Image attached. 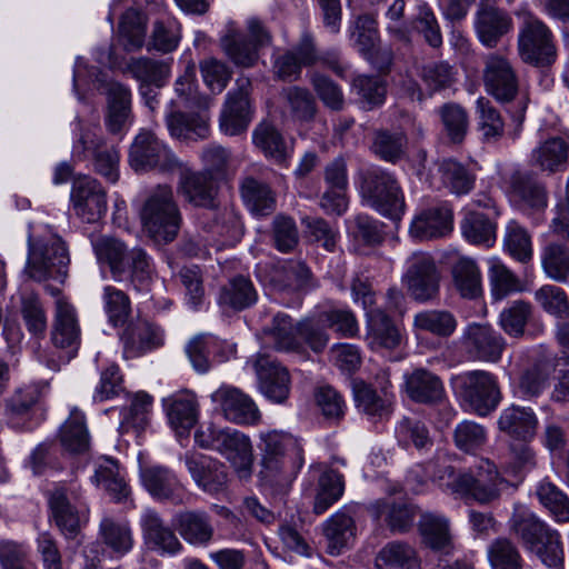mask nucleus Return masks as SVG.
<instances>
[{
  "instance_id": "f257e3e1",
  "label": "nucleus",
  "mask_w": 569,
  "mask_h": 569,
  "mask_svg": "<svg viewBox=\"0 0 569 569\" xmlns=\"http://www.w3.org/2000/svg\"><path fill=\"white\" fill-rule=\"evenodd\" d=\"M261 481L286 491L303 465L302 450L290 435L271 430L260 435Z\"/></svg>"
},
{
  "instance_id": "f03ea898",
  "label": "nucleus",
  "mask_w": 569,
  "mask_h": 569,
  "mask_svg": "<svg viewBox=\"0 0 569 569\" xmlns=\"http://www.w3.org/2000/svg\"><path fill=\"white\" fill-rule=\"evenodd\" d=\"M69 262L64 242L49 226L29 224L24 267L29 278L36 281L47 279L63 281Z\"/></svg>"
},
{
  "instance_id": "7ed1b4c3",
  "label": "nucleus",
  "mask_w": 569,
  "mask_h": 569,
  "mask_svg": "<svg viewBox=\"0 0 569 569\" xmlns=\"http://www.w3.org/2000/svg\"><path fill=\"white\" fill-rule=\"evenodd\" d=\"M91 243L99 263L109 267L113 280L129 279L139 288L151 279L153 268L142 249L128 251L123 242L107 236L92 239Z\"/></svg>"
},
{
  "instance_id": "20e7f679",
  "label": "nucleus",
  "mask_w": 569,
  "mask_h": 569,
  "mask_svg": "<svg viewBox=\"0 0 569 569\" xmlns=\"http://www.w3.org/2000/svg\"><path fill=\"white\" fill-rule=\"evenodd\" d=\"M146 232L157 242L172 241L180 229L181 216L171 187L159 184L150 189L139 209Z\"/></svg>"
},
{
  "instance_id": "39448f33",
  "label": "nucleus",
  "mask_w": 569,
  "mask_h": 569,
  "mask_svg": "<svg viewBox=\"0 0 569 569\" xmlns=\"http://www.w3.org/2000/svg\"><path fill=\"white\" fill-rule=\"evenodd\" d=\"M435 479L445 491L459 497H471L480 502L495 499L502 483L496 467L488 459L479 461L475 475L459 473L451 466H447L435 475Z\"/></svg>"
},
{
  "instance_id": "423d86ee",
  "label": "nucleus",
  "mask_w": 569,
  "mask_h": 569,
  "mask_svg": "<svg viewBox=\"0 0 569 569\" xmlns=\"http://www.w3.org/2000/svg\"><path fill=\"white\" fill-rule=\"evenodd\" d=\"M194 440L202 448L220 452L232 465L239 478L250 477L253 463L252 446L244 433L207 423L196 431Z\"/></svg>"
},
{
  "instance_id": "0eeeda50",
  "label": "nucleus",
  "mask_w": 569,
  "mask_h": 569,
  "mask_svg": "<svg viewBox=\"0 0 569 569\" xmlns=\"http://www.w3.org/2000/svg\"><path fill=\"white\" fill-rule=\"evenodd\" d=\"M512 528L528 549L549 568L563 569L565 555L559 535L550 530L523 506H517L512 516Z\"/></svg>"
},
{
  "instance_id": "6e6552de",
  "label": "nucleus",
  "mask_w": 569,
  "mask_h": 569,
  "mask_svg": "<svg viewBox=\"0 0 569 569\" xmlns=\"http://www.w3.org/2000/svg\"><path fill=\"white\" fill-rule=\"evenodd\" d=\"M362 200L380 214L399 220L405 212V198L395 177L382 169L365 171L359 184Z\"/></svg>"
},
{
  "instance_id": "1a4fd4ad",
  "label": "nucleus",
  "mask_w": 569,
  "mask_h": 569,
  "mask_svg": "<svg viewBox=\"0 0 569 569\" xmlns=\"http://www.w3.org/2000/svg\"><path fill=\"white\" fill-rule=\"evenodd\" d=\"M246 39L231 22L221 38V47L229 59L239 67H252L259 59V50L271 43L272 37L266 24L256 17L246 21Z\"/></svg>"
},
{
  "instance_id": "9d476101",
  "label": "nucleus",
  "mask_w": 569,
  "mask_h": 569,
  "mask_svg": "<svg viewBox=\"0 0 569 569\" xmlns=\"http://www.w3.org/2000/svg\"><path fill=\"white\" fill-rule=\"evenodd\" d=\"M129 164L136 172H172L180 167L171 149L150 130H140L129 150Z\"/></svg>"
},
{
  "instance_id": "9b49d317",
  "label": "nucleus",
  "mask_w": 569,
  "mask_h": 569,
  "mask_svg": "<svg viewBox=\"0 0 569 569\" xmlns=\"http://www.w3.org/2000/svg\"><path fill=\"white\" fill-rule=\"evenodd\" d=\"M401 281L413 300L427 302L435 299L439 293L440 272L432 256L423 251L408 256Z\"/></svg>"
},
{
  "instance_id": "f8f14e48",
  "label": "nucleus",
  "mask_w": 569,
  "mask_h": 569,
  "mask_svg": "<svg viewBox=\"0 0 569 569\" xmlns=\"http://www.w3.org/2000/svg\"><path fill=\"white\" fill-rule=\"evenodd\" d=\"M455 382L465 405L479 416L496 409L501 396L496 377L485 370H472L458 376Z\"/></svg>"
},
{
  "instance_id": "ddd939ff",
  "label": "nucleus",
  "mask_w": 569,
  "mask_h": 569,
  "mask_svg": "<svg viewBox=\"0 0 569 569\" xmlns=\"http://www.w3.org/2000/svg\"><path fill=\"white\" fill-rule=\"evenodd\" d=\"M519 16L521 28L518 49L521 59L536 66L550 63L555 57V46L550 30L529 12H522Z\"/></svg>"
},
{
  "instance_id": "4468645a",
  "label": "nucleus",
  "mask_w": 569,
  "mask_h": 569,
  "mask_svg": "<svg viewBox=\"0 0 569 569\" xmlns=\"http://www.w3.org/2000/svg\"><path fill=\"white\" fill-rule=\"evenodd\" d=\"M406 341L405 329L383 310L376 308L366 312L367 347L382 356L399 350Z\"/></svg>"
},
{
  "instance_id": "2eb2a0df",
  "label": "nucleus",
  "mask_w": 569,
  "mask_h": 569,
  "mask_svg": "<svg viewBox=\"0 0 569 569\" xmlns=\"http://www.w3.org/2000/svg\"><path fill=\"white\" fill-rule=\"evenodd\" d=\"M72 157L79 161L92 157L98 173L112 183L119 178V152L113 146H107L97 132L82 133L73 143Z\"/></svg>"
},
{
  "instance_id": "dca6fc26",
  "label": "nucleus",
  "mask_w": 569,
  "mask_h": 569,
  "mask_svg": "<svg viewBox=\"0 0 569 569\" xmlns=\"http://www.w3.org/2000/svg\"><path fill=\"white\" fill-rule=\"evenodd\" d=\"M462 346L476 361L496 363L506 348V340L489 323L471 322L462 331Z\"/></svg>"
},
{
  "instance_id": "f3484780",
  "label": "nucleus",
  "mask_w": 569,
  "mask_h": 569,
  "mask_svg": "<svg viewBox=\"0 0 569 569\" xmlns=\"http://www.w3.org/2000/svg\"><path fill=\"white\" fill-rule=\"evenodd\" d=\"M210 399L221 415L232 423L251 426L261 419L256 402L236 387L221 385L211 393Z\"/></svg>"
},
{
  "instance_id": "a211bd4d",
  "label": "nucleus",
  "mask_w": 569,
  "mask_h": 569,
  "mask_svg": "<svg viewBox=\"0 0 569 569\" xmlns=\"http://www.w3.org/2000/svg\"><path fill=\"white\" fill-rule=\"evenodd\" d=\"M482 81L488 93L498 101H511L518 92V77L511 62L492 52L483 58Z\"/></svg>"
},
{
  "instance_id": "6ab92c4d",
  "label": "nucleus",
  "mask_w": 569,
  "mask_h": 569,
  "mask_svg": "<svg viewBox=\"0 0 569 569\" xmlns=\"http://www.w3.org/2000/svg\"><path fill=\"white\" fill-rule=\"evenodd\" d=\"M70 199L74 213L84 222H98L107 211L106 191L91 177L74 179Z\"/></svg>"
},
{
  "instance_id": "aec40b11",
  "label": "nucleus",
  "mask_w": 569,
  "mask_h": 569,
  "mask_svg": "<svg viewBox=\"0 0 569 569\" xmlns=\"http://www.w3.org/2000/svg\"><path fill=\"white\" fill-rule=\"evenodd\" d=\"M249 87V79H238L237 88L227 94L220 114V129L226 134H239L248 128L252 119Z\"/></svg>"
},
{
  "instance_id": "412c9836",
  "label": "nucleus",
  "mask_w": 569,
  "mask_h": 569,
  "mask_svg": "<svg viewBox=\"0 0 569 569\" xmlns=\"http://www.w3.org/2000/svg\"><path fill=\"white\" fill-rule=\"evenodd\" d=\"M107 110L104 124L112 134H123L133 123L132 97L128 87L111 81L106 84Z\"/></svg>"
},
{
  "instance_id": "4be33fe9",
  "label": "nucleus",
  "mask_w": 569,
  "mask_h": 569,
  "mask_svg": "<svg viewBox=\"0 0 569 569\" xmlns=\"http://www.w3.org/2000/svg\"><path fill=\"white\" fill-rule=\"evenodd\" d=\"M184 465L196 485L209 495H219L227 488L228 476L223 463L204 455H188Z\"/></svg>"
},
{
  "instance_id": "5701e85b",
  "label": "nucleus",
  "mask_w": 569,
  "mask_h": 569,
  "mask_svg": "<svg viewBox=\"0 0 569 569\" xmlns=\"http://www.w3.org/2000/svg\"><path fill=\"white\" fill-rule=\"evenodd\" d=\"M49 503L58 527L67 537L76 536L81 523L88 521L89 510L74 493L57 489L52 492Z\"/></svg>"
},
{
  "instance_id": "b1692460",
  "label": "nucleus",
  "mask_w": 569,
  "mask_h": 569,
  "mask_svg": "<svg viewBox=\"0 0 569 569\" xmlns=\"http://www.w3.org/2000/svg\"><path fill=\"white\" fill-rule=\"evenodd\" d=\"M51 340L57 348L67 349L73 357L80 346V326L74 307L61 298L54 302Z\"/></svg>"
},
{
  "instance_id": "393cba45",
  "label": "nucleus",
  "mask_w": 569,
  "mask_h": 569,
  "mask_svg": "<svg viewBox=\"0 0 569 569\" xmlns=\"http://www.w3.org/2000/svg\"><path fill=\"white\" fill-rule=\"evenodd\" d=\"M128 71L141 83L140 92L146 106L154 110L158 101L157 93L150 86L161 87L170 76V66L164 61H157L149 58H137L128 63Z\"/></svg>"
},
{
  "instance_id": "a878e982",
  "label": "nucleus",
  "mask_w": 569,
  "mask_h": 569,
  "mask_svg": "<svg viewBox=\"0 0 569 569\" xmlns=\"http://www.w3.org/2000/svg\"><path fill=\"white\" fill-rule=\"evenodd\" d=\"M163 409L170 427L178 437L189 435L199 417V405L192 392L184 391L163 399Z\"/></svg>"
},
{
  "instance_id": "bb28decb",
  "label": "nucleus",
  "mask_w": 569,
  "mask_h": 569,
  "mask_svg": "<svg viewBox=\"0 0 569 569\" xmlns=\"http://www.w3.org/2000/svg\"><path fill=\"white\" fill-rule=\"evenodd\" d=\"M254 368L262 395L272 402H283L290 392L288 370L268 357H259Z\"/></svg>"
},
{
  "instance_id": "cd10ccee",
  "label": "nucleus",
  "mask_w": 569,
  "mask_h": 569,
  "mask_svg": "<svg viewBox=\"0 0 569 569\" xmlns=\"http://www.w3.org/2000/svg\"><path fill=\"white\" fill-rule=\"evenodd\" d=\"M144 489L160 501L182 503L186 497L184 488L176 475L163 467L146 468L140 473Z\"/></svg>"
},
{
  "instance_id": "c85d7f7f",
  "label": "nucleus",
  "mask_w": 569,
  "mask_h": 569,
  "mask_svg": "<svg viewBox=\"0 0 569 569\" xmlns=\"http://www.w3.org/2000/svg\"><path fill=\"white\" fill-rule=\"evenodd\" d=\"M473 27L480 43L492 49L511 31L512 20L503 10L483 7L476 12Z\"/></svg>"
},
{
  "instance_id": "c756f323",
  "label": "nucleus",
  "mask_w": 569,
  "mask_h": 569,
  "mask_svg": "<svg viewBox=\"0 0 569 569\" xmlns=\"http://www.w3.org/2000/svg\"><path fill=\"white\" fill-rule=\"evenodd\" d=\"M141 525L146 543L161 555H176L182 545L174 532L163 523L153 510H146L141 516Z\"/></svg>"
},
{
  "instance_id": "7c9ffc66",
  "label": "nucleus",
  "mask_w": 569,
  "mask_h": 569,
  "mask_svg": "<svg viewBox=\"0 0 569 569\" xmlns=\"http://www.w3.org/2000/svg\"><path fill=\"white\" fill-rule=\"evenodd\" d=\"M538 423V418L530 407L516 405L505 408L498 418L500 431L522 441H528L535 437Z\"/></svg>"
},
{
  "instance_id": "2f4dec72",
  "label": "nucleus",
  "mask_w": 569,
  "mask_h": 569,
  "mask_svg": "<svg viewBox=\"0 0 569 569\" xmlns=\"http://www.w3.org/2000/svg\"><path fill=\"white\" fill-rule=\"evenodd\" d=\"M452 229L451 210L447 207L421 211L411 222L409 232L413 239L429 240L447 234Z\"/></svg>"
},
{
  "instance_id": "473e14b6",
  "label": "nucleus",
  "mask_w": 569,
  "mask_h": 569,
  "mask_svg": "<svg viewBox=\"0 0 569 569\" xmlns=\"http://www.w3.org/2000/svg\"><path fill=\"white\" fill-rule=\"evenodd\" d=\"M508 194L522 211H540L547 206L543 188L523 172L517 171L510 177Z\"/></svg>"
},
{
  "instance_id": "72a5a7b5",
  "label": "nucleus",
  "mask_w": 569,
  "mask_h": 569,
  "mask_svg": "<svg viewBox=\"0 0 569 569\" xmlns=\"http://www.w3.org/2000/svg\"><path fill=\"white\" fill-rule=\"evenodd\" d=\"M455 289L462 298L477 299L482 296V276L475 259L459 256L451 264Z\"/></svg>"
},
{
  "instance_id": "f704fd0d",
  "label": "nucleus",
  "mask_w": 569,
  "mask_h": 569,
  "mask_svg": "<svg viewBox=\"0 0 569 569\" xmlns=\"http://www.w3.org/2000/svg\"><path fill=\"white\" fill-rule=\"evenodd\" d=\"M369 510L375 519H383L393 532L407 531L412 526L417 515V510L413 506L405 502H396L391 498L375 501Z\"/></svg>"
},
{
  "instance_id": "c9c22d12",
  "label": "nucleus",
  "mask_w": 569,
  "mask_h": 569,
  "mask_svg": "<svg viewBox=\"0 0 569 569\" xmlns=\"http://www.w3.org/2000/svg\"><path fill=\"white\" fill-rule=\"evenodd\" d=\"M357 408L371 419H383L390 416L395 402L393 391L382 388L379 393L371 386L363 382L357 383L353 388Z\"/></svg>"
},
{
  "instance_id": "e433bc0d",
  "label": "nucleus",
  "mask_w": 569,
  "mask_h": 569,
  "mask_svg": "<svg viewBox=\"0 0 569 569\" xmlns=\"http://www.w3.org/2000/svg\"><path fill=\"white\" fill-rule=\"evenodd\" d=\"M122 339L124 342V353L129 357H137L162 346L164 333L152 323L139 321L126 330Z\"/></svg>"
},
{
  "instance_id": "4c0bfd02",
  "label": "nucleus",
  "mask_w": 569,
  "mask_h": 569,
  "mask_svg": "<svg viewBox=\"0 0 569 569\" xmlns=\"http://www.w3.org/2000/svg\"><path fill=\"white\" fill-rule=\"evenodd\" d=\"M252 140L267 158L277 163H284L292 156V141L286 140L269 122H262L254 129Z\"/></svg>"
},
{
  "instance_id": "58836bf2",
  "label": "nucleus",
  "mask_w": 569,
  "mask_h": 569,
  "mask_svg": "<svg viewBox=\"0 0 569 569\" xmlns=\"http://www.w3.org/2000/svg\"><path fill=\"white\" fill-rule=\"evenodd\" d=\"M180 170L179 188L183 197L192 204L198 207H208L212 204L214 190L211 178L207 172H193L189 168L182 166Z\"/></svg>"
},
{
  "instance_id": "ea45409f",
  "label": "nucleus",
  "mask_w": 569,
  "mask_h": 569,
  "mask_svg": "<svg viewBox=\"0 0 569 569\" xmlns=\"http://www.w3.org/2000/svg\"><path fill=\"white\" fill-rule=\"evenodd\" d=\"M99 537L104 546L103 552L109 557H122L133 547L132 530L124 521L103 518Z\"/></svg>"
},
{
  "instance_id": "a19ab883",
  "label": "nucleus",
  "mask_w": 569,
  "mask_h": 569,
  "mask_svg": "<svg viewBox=\"0 0 569 569\" xmlns=\"http://www.w3.org/2000/svg\"><path fill=\"white\" fill-rule=\"evenodd\" d=\"M174 526L180 536L190 545L206 546L213 537L212 523L204 512H181L176 516Z\"/></svg>"
},
{
  "instance_id": "79ce46f5",
  "label": "nucleus",
  "mask_w": 569,
  "mask_h": 569,
  "mask_svg": "<svg viewBox=\"0 0 569 569\" xmlns=\"http://www.w3.org/2000/svg\"><path fill=\"white\" fill-rule=\"evenodd\" d=\"M568 144L563 138L555 137L541 142L531 151L530 163L542 171L556 172L566 168Z\"/></svg>"
},
{
  "instance_id": "37998d69",
  "label": "nucleus",
  "mask_w": 569,
  "mask_h": 569,
  "mask_svg": "<svg viewBox=\"0 0 569 569\" xmlns=\"http://www.w3.org/2000/svg\"><path fill=\"white\" fill-rule=\"evenodd\" d=\"M355 530L353 520L348 513L343 511L335 513L325 525L328 552L336 556L350 547L356 537Z\"/></svg>"
},
{
  "instance_id": "c03bdc74",
  "label": "nucleus",
  "mask_w": 569,
  "mask_h": 569,
  "mask_svg": "<svg viewBox=\"0 0 569 569\" xmlns=\"http://www.w3.org/2000/svg\"><path fill=\"white\" fill-rule=\"evenodd\" d=\"M378 569H419L420 561L417 557L416 550L399 541L387 543L377 553L375 559Z\"/></svg>"
},
{
  "instance_id": "a18cd8bd",
  "label": "nucleus",
  "mask_w": 569,
  "mask_h": 569,
  "mask_svg": "<svg viewBox=\"0 0 569 569\" xmlns=\"http://www.w3.org/2000/svg\"><path fill=\"white\" fill-rule=\"evenodd\" d=\"M241 194L252 214L261 217L273 212L276 198L267 184L250 177L246 178L241 184Z\"/></svg>"
},
{
  "instance_id": "49530a36",
  "label": "nucleus",
  "mask_w": 569,
  "mask_h": 569,
  "mask_svg": "<svg viewBox=\"0 0 569 569\" xmlns=\"http://www.w3.org/2000/svg\"><path fill=\"white\" fill-rule=\"evenodd\" d=\"M92 481L98 487H103L109 491L117 501H121L129 493L118 463L110 458H101L98 460Z\"/></svg>"
},
{
  "instance_id": "de8ad7c7",
  "label": "nucleus",
  "mask_w": 569,
  "mask_h": 569,
  "mask_svg": "<svg viewBox=\"0 0 569 569\" xmlns=\"http://www.w3.org/2000/svg\"><path fill=\"white\" fill-rule=\"evenodd\" d=\"M406 386L408 396L418 402H436L443 396L439 378L425 370H416L407 379Z\"/></svg>"
},
{
  "instance_id": "09e8293b",
  "label": "nucleus",
  "mask_w": 569,
  "mask_h": 569,
  "mask_svg": "<svg viewBox=\"0 0 569 569\" xmlns=\"http://www.w3.org/2000/svg\"><path fill=\"white\" fill-rule=\"evenodd\" d=\"M129 401V407L122 411L120 429L141 431L149 423L153 398L144 391H139L133 393Z\"/></svg>"
},
{
  "instance_id": "8fccbe9b",
  "label": "nucleus",
  "mask_w": 569,
  "mask_h": 569,
  "mask_svg": "<svg viewBox=\"0 0 569 569\" xmlns=\"http://www.w3.org/2000/svg\"><path fill=\"white\" fill-rule=\"evenodd\" d=\"M461 232L473 244L491 247L496 241V224L480 212H468L465 216Z\"/></svg>"
},
{
  "instance_id": "3c124183",
  "label": "nucleus",
  "mask_w": 569,
  "mask_h": 569,
  "mask_svg": "<svg viewBox=\"0 0 569 569\" xmlns=\"http://www.w3.org/2000/svg\"><path fill=\"white\" fill-rule=\"evenodd\" d=\"M208 218L213 219L208 227L209 231L221 238V246H233L242 236V223L239 216L231 208L216 212L210 210Z\"/></svg>"
},
{
  "instance_id": "603ef678",
  "label": "nucleus",
  "mask_w": 569,
  "mask_h": 569,
  "mask_svg": "<svg viewBox=\"0 0 569 569\" xmlns=\"http://www.w3.org/2000/svg\"><path fill=\"white\" fill-rule=\"evenodd\" d=\"M60 440L62 446L72 452H81L88 448L89 433L84 415L78 409H72L69 418L62 425Z\"/></svg>"
},
{
  "instance_id": "864d4df0",
  "label": "nucleus",
  "mask_w": 569,
  "mask_h": 569,
  "mask_svg": "<svg viewBox=\"0 0 569 569\" xmlns=\"http://www.w3.org/2000/svg\"><path fill=\"white\" fill-rule=\"evenodd\" d=\"M413 329L428 331L436 336L449 337L457 329V320L446 310H423L415 315Z\"/></svg>"
},
{
  "instance_id": "5fc2aeb1",
  "label": "nucleus",
  "mask_w": 569,
  "mask_h": 569,
  "mask_svg": "<svg viewBox=\"0 0 569 569\" xmlns=\"http://www.w3.org/2000/svg\"><path fill=\"white\" fill-rule=\"evenodd\" d=\"M147 19L136 9L127 10L119 22V38L126 50L140 49L144 43Z\"/></svg>"
},
{
  "instance_id": "6e6d98bb",
  "label": "nucleus",
  "mask_w": 569,
  "mask_h": 569,
  "mask_svg": "<svg viewBox=\"0 0 569 569\" xmlns=\"http://www.w3.org/2000/svg\"><path fill=\"white\" fill-rule=\"evenodd\" d=\"M315 60L312 44L305 42L299 48L279 57L274 62V72L281 79H295L299 76L302 66L311 64Z\"/></svg>"
},
{
  "instance_id": "4d7b16f0",
  "label": "nucleus",
  "mask_w": 569,
  "mask_h": 569,
  "mask_svg": "<svg viewBox=\"0 0 569 569\" xmlns=\"http://www.w3.org/2000/svg\"><path fill=\"white\" fill-rule=\"evenodd\" d=\"M488 276L495 300H502L510 293L523 289L520 280L498 258L489 260Z\"/></svg>"
},
{
  "instance_id": "13d9d810",
  "label": "nucleus",
  "mask_w": 569,
  "mask_h": 569,
  "mask_svg": "<svg viewBox=\"0 0 569 569\" xmlns=\"http://www.w3.org/2000/svg\"><path fill=\"white\" fill-rule=\"evenodd\" d=\"M167 127L171 136L177 138L203 139L209 133L208 117L206 114L189 116L181 112H170L167 116Z\"/></svg>"
},
{
  "instance_id": "bf43d9fd",
  "label": "nucleus",
  "mask_w": 569,
  "mask_h": 569,
  "mask_svg": "<svg viewBox=\"0 0 569 569\" xmlns=\"http://www.w3.org/2000/svg\"><path fill=\"white\" fill-rule=\"evenodd\" d=\"M419 529L425 543L435 550L449 547L451 537L448 520L441 515L425 513L419 521Z\"/></svg>"
},
{
  "instance_id": "052dcab7",
  "label": "nucleus",
  "mask_w": 569,
  "mask_h": 569,
  "mask_svg": "<svg viewBox=\"0 0 569 569\" xmlns=\"http://www.w3.org/2000/svg\"><path fill=\"white\" fill-rule=\"evenodd\" d=\"M352 46L368 60H372L377 51L376 20L370 14L360 16L350 31Z\"/></svg>"
},
{
  "instance_id": "680f3d73",
  "label": "nucleus",
  "mask_w": 569,
  "mask_h": 569,
  "mask_svg": "<svg viewBox=\"0 0 569 569\" xmlns=\"http://www.w3.org/2000/svg\"><path fill=\"white\" fill-rule=\"evenodd\" d=\"M541 266L546 276L555 281H566L569 273V252L566 244L551 242L542 251Z\"/></svg>"
},
{
  "instance_id": "e2e57ef3",
  "label": "nucleus",
  "mask_w": 569,
  "mask_h": 569,
  "mask_svg": "<svg viewBox=\"0 0 569 569\" xmlns=\"http://www.w3.org/2000/svg\"><path fill=\"white\" fill-rule=\"evenodd\" d=\"M20 313L28 331L34 337H42L47 330V315L33 292L21 295Z\"/></svg>"
},
{
  "instance_id": "0e129e2a",
  "label": "nucleus",
  "mask_w": 569,
  "mask_h": 569,
  "mask_svg": "<svg viewBox=\"0 0 569 569\" xmlns=\"http://www.w3.org/2000/svg\"><path fill=\"white\" fill-rule=\"evenodd\" d=\"M506 250L515 259L526 262L532 257L531 237L528 231L516 220L508 222L503 239Z\"/></svg>"
},
{
  "instance_id": "69168bd1",
  "label": "nucleus",
  "mask_w": 569,
  "mask_h": 569,
  "mask_svg": "<svg viewBox=\"0 0 569 569\" xmlns=\"http://www.w3.org/2000/svg\"><path fill=\"white\" fill-rule=\"evenodd\" d=\"M343 493L341 476L336 471H325L319 479V491L315 500V512L323 513L329 507L337 502Z\"/></svg>"
},
{
  "instance_id": "338daca9",
  "label": "nucleus",
  "mask_w": 569,
  "mask_h": 569,
  "mask_svg": "<svg viewBox=\"0 0 569 569\" xmlns=\"http://www.w3.org/2000/svg\"><path fill=\"white\" fill-rule=\"evenodd\" d=\"M531 317V306L518 300L503 309L499 315L500 328L510 337H521Z\"/></svg>"
},
{
  "instance_id": "774afa93",
  "label": "nucleus",
  "mask_w": 569,
  "mask_h": 569,
  "mask_svg": "<svg viewBox=\"0 0 569 569\" xmlns=\"http://www.w3.org/2000/svg\"><path fill=\"white\" fill-rule=\"evenodd\" d=\"M540 502L550 511L558 522L569 521V505L567 496L553 483L542 481L537 488Z\"/></svg>"
}]
</instances>
